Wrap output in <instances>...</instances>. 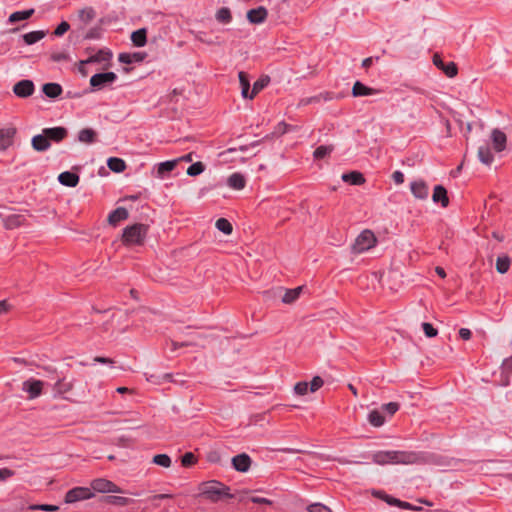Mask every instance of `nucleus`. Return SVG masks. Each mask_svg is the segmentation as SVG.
<instances>
[{"label": "nucleus", "mask_w": 512, "mask_h": 512, "mask_svg": "<svg viewBox=\"0 0 512 512\" xmlns=\"http://www.w3.org/2000/svg\"><path fill=\"white\" fill-rule=\"evenodd\" d=\"M195 462H196V457L191 452L185 453L181 458V463L185 467H189V466L193 465Z\"/></svg>", "instance_id": "50"}, {"label": "nucleus", "mask_w": 512, "mask_h": 512, "mask_svg": "<svg viewBox=\"0 0 512 512\" xmlns=\"http://www.w3.org/2000/svg\"><path fill=\"white\" fill-rule=\"evenodd\" d=\"M267 15V9L263 6H260L256 9L249 10L247 12V19L252 24H260L266 20Z\"/></svg>", "instance_id": "15"}, {"label": "nucleus", "mask_w": 512, "mask_h": 512, "mask_svg": "<svg viewBox=\"0 0 512 512\" xmlns=\"http://www.w3.org/2000/svg\"><path fill=\"white\" fill-rule=\"evenodd\" d=\"M432 200L435 203H441L442 207H447L449 205L447 190L442 185L435 186L432 195Z\"/></svg>", "instance_id": "21"}, {"label": "nucleus", "mask_w": 512, "mask_h": 512, "mask_svg": "<svg viewBox=\"0 0 512 512\" xmlns=\"http://www.w3.org/2000/svg\"><path fill=\"white\" fill-rule=\"evenodd\" d=\"M74 387L73 381H67L65 378L59 379L54 385V391L58 395H64L70 391H72Z\"/></svg>", "instance_id": "29"}, {"label": "nucleus", "mask_w": 512, "mask_h": 512, "mask_svg": "<svg viewBox=\"0 0 512 512\" xmlns=\"http://www.w3.org/2000/svg\"><path fill=\"white\" fill-rule=\"evenodd\" d=\"M423 331L425 335L429 338L435 337L437 335V329H435L430 323H423L422 324Z\"/></svg>", "instance_id": "51"}, {"label": "nucleus", "mask_w": 512, "mask_h": 512, "mask_svg": "<svg viewBox=\"0 0 512 512\" xmlns=\"http://www.w3.org/2000/svg\"><path fill=\"white\" fill-rule=\"evenodd\" d=\"M459 335L463 340H469L471 338V331L467 328H461L459 330Z\"/></svg>", "instance_id": "63"}, {"label": "nucleus", "mask_w": 512, "mask_h": 512, "mask_svg": "<svg viewBox=\"0 0 512 512\" xmlns=\"http://www.w3.org/2000/svg\"><path fill=\"white\" fill-rule=\"evenodd\" d=\"M129 217V213L126 208L118 207L108 215V223L112 226H116L119 222L126 220Z\"/></svg>", "instance_id": "19"}, {"label": "nucleus", "mask_w": 512, "mask_h": 512, "mask_svg": "<svg viewBox=\"0 0 512 512\" xmlns=\"http://www.w3.org/2000/svg\"><path fill=\"white\" fill-rule=\"evenodd\" d=\"M323 383H324V382H323V380H322V378H321V377H319V376H315V377L312 379V381H311V383H310V386H309V390H310V392H315V391H317L319 388H321V387H322Z\"/></svg>", "instance_id": "54"}, {"label": "nucleus", "mask_w": 512, "mask_h": 512, "mask_svg": "<svg viewBox=\"0 0 512 512\" xmlns=\"http://www.w3.org/2000/svg\"><path fill=\"white\" fill-rule=\"evenodd\" d=\"M333 151V146H319L315 149L313 155L316 159H322Z\"/></svg>", "instance_id": "47"}, {"label": "nucleus", "mask_w": 512, "mask_h": 512, "mask_svg": "<svg viewBox=\"0 0 512 512\" xmlns=\"http://www.w3.org/2000/svg\"><path fill=\"white\" fill-rule=\"evenodd\" d=\"M31 146L37 152H44L50 148L51 144L42 132L41 134L32 137Z\"/></svg>", "instance_id": "17"}, {"label": "nucleus", "mask_w": 512, "mask_h": 512, "mask_svg": "<svg viewBox=\"0 0 512 512\" xmlns=\"http://www.w3.org/2000/svg\"><path fill=\"white\" fill-rule=\"evenodd\" d=\"M70 29V25L66 21H62L54 31V35L62 36Z\"/></svg>", "instance_id": "52"}, {"label": "nucleus", "mask_w": 512, "mask_h": 512, "mask_svg": "<svg viewBox=\"0 0 512 512\" xmlns=\"http://www.w3.org/2000/svg\"><path fill=\"white\" fill-rule=\"evenodd\" d=\"M478 158L485 165H490L493 162V155L487 145L478 148Z\"/></svg>", "instance_id": "34"}, {"label": "nucleus", "mask_w": 512, "mask_h": 512, "mask_svg": "<svg viewBox=\"0 0 512 512\" xmlns=\"http://www.w3.org/2000/svg\"><path fill=\"white\" fill-rule=\"evenodd\" d=\"M33 14H34V9L13 12L9 16V22L16 23L18 21L26 20V19H29Z\"/></svg>", "instance_id": "40"}, {"label": "nucleus", "mask_w": 512, "mask_h": 512, "mask_svg": "<svg viewBox=\"0 0 512 512\" xmlns=\"http://www.w3.org/2000/svg\"><path fill=\"white\" fill-rule=\"evenodd\" d=\"M32 509H39L47 512H55L59 510V507L56 505H49V504H41V505H34L31 507Z\"/></svg>", "instance_id": "57"}, {"label": "nucleus", "mask_w": 512, "mask_h": 512, "mask_svg": "<svg viewBox=\"0 0 512 512\" xmlns=\"http://www.w3.org/2000/svg\"><path fill=\"white\" fill-rule=\"evenodd\" d=\"M385 502H387L389 505L397 506L402 509H408V510H414V511L422 510L421 507L414 506L408 502L401 501V500L391 497V496H385Z\"/></svg>", "instance_id": "28"}, {"label": "nucleus", "mask_w": 512, "mask_h": 512, "mask_svg": "<svg viewBox=\"0 0 512 512\" xmlns=\"http://www.w3.org/2000/svg\"><path fill=\"white\" fill-rule=\"evenodd\" d=\"M369 422L375 427H380L384 424V417L377 410H373L369 414Z\"/></svg>", "instance_id": "46"}, {"label": "nucleus", "mask_w": 512, "mask_h": 512, "mask_svg": "<svg viewBox=\"0 0 512 512\" xmlns=\"http://www.w3.org/2000/svg\"><path fill=\"white\" fill-rule=\"evenodd\" d=\"M309 384L307 382H298L295 387L294 391L298 395H305L308 392Z\"/></svg>", "instance_id": "53"}, {"label": "nucleus", "mask_w": 512, "mask_h": 512, "mask_svg": "<svg viewBox=\"0 0 512 512\" xmlns=\"http://www.w3.org/2000/svg\"><path fill=\"white\" fill-rule=\"evenodd\" d=\"M373 461L379 465L384 464H412L417 461V455L412 452L385 451L373 455Z\"/></svg>", "instance_id": "1"}, {"label": "nucleus", "mask_w": 512, "mask_h": 512, "mask_svg": "<svg viewBox=\"0 0 512 512\" xmlns=\"http://www.w3.org/2000/svg\"><path fill=\"white\" fill-rule=\"evenodd\" d=\"M102 29L100 26L90 28L84 35V39H99L101 37Z\"/></svg>", "instance_id": "49"}, {"label": "nucleus", "mask_w": 512, "mask_h": 512, "mask_svg": "<svg viewBox=\"0 0 512 512\" xmlns=\"http://www.w3.org/2000/svg\"><path fill=\"white\" fill-rule=\"evenodd\" d=\"M232 465L235 470L239 472H246L250 468L251 458L245 453L236 455L232 458Z\"/></svg>", "instance_id": "16"}, {"label": "nucleus", "mask_w": 512, "mask_h": 512, "mask_svg": "<svg viewBox=\"0 0 512 512\" xmlns=\"http://www.w3.org/2000/svg\"><path fill=\"white\" fill-rule=\"evenodd\" d=\"M511 260L507 255L499 256L496 260V270L500 274H504L509 270Z\"/></svg>", "instance_id": "41"}, {"label": "nucleus", "mask_w": 512, "mask_h": 512, "mask_svg": "<svg viewBox=\"0 0 512 512\" xmlns=\"http://www.w3.org/2000/svg\"><path fill=\"white\" fill-rule=\"evenodd\" d=\"M215 226L218 230H220L226 235L231 234L233 230L231 223L225 218H219L216 221Z\"/></svg>", "instance_id": "44"}, {"label": "nucleus", "mask_w": 512, "mask_h": 512, "mask_svg": "<svg viewBox=\"0 0 512 512\" xmlns=\"http://www.w3.org/2000/svg\"><path fill=\"white\" fill-rule=\"evenodd\" d=\"M410 190L413 196L420 200H426L429 195V188L425 181L416 180L410 184Z\"/></svg>", "instance_id": "14"}, {"label": "nucleus", "mask_w": 512, "mask_h": 512, "mask_svg": "<svg viewBox=\"0 0 512 512\" xmlns=\"http://www.w3.org/2000/svg\"><path fill=\"white\" fill-rule=\"evenodd\" d=\"M238 78H239L242 96L244 98H249L250 82H249L248 75L245 72L241 71L238 74Z\"/></svg>", "instance_id": "38"}, {"label": "nucleus", "mask_w": 512, "mask_h": 512, "mask_svg": "<svg viewBox=\"0 0 512 512\" xmlns=\"http://www.w3.org/2000/svg\"><path fill=\"white\" fill-rule=\"evenodd\" d=\"M179 160H171V161H165L158 165L157 167V175L158 177L162 178L164 175L172 170L175 169L177 166Z\"/></svg>", "instance_id": "35"}, {"label": "nucleus", "mask_w": 512, "mask_h": 512, "mask_svg": "<svg viewBox=\"0 0 512 512\" xmlns=\"http://www.w3.org/2000/svg\"><path fill=\"white\" fill-rule=\"evenodd\" d=\"M491 139L493 143L494 150L496 152H501L506 147V135L502 131L498 129H494L491 133Z\"/></svg>", "instance_id": "18"}, {"label": "nucleus", "mask_w": 512, "mask_h": 512, "mask_svg": "<svg viewBox=\"0 0 512 512\" xmlns=\"http://www.w3.org/2000/svg\"><path fill=\"white\" fill-rule=\"evenodd\" d=\"M15 472L8 468H0V481H4L12 476H14Z\"/></svg>", "instance_id": "58"}, {"label": "nucleus", "mask_w": 512, "mask_h": 512, "mask_svg": "<svg viewBox=\"0 0 512 512\" xmlns=\"http://www.w3.org/2000/svg\"><path fill=\"white\" fill-rule=\"evenodd\" d=\"M26 219L20 214H11L3 219L4 226L7 229H16L25 225Z\"/></svg>", "instance_id": "20"}, {"label": "nucleus", "mask_w": 512, "mask_h": 512, "mask_svg": "<svg viewBox=\"0 0 512 512\" xmlns=\"http://www.w3.org/2000/svg\"><path fill=\"white\" fill-rule=\"evenodd\" d=\"M433 64L442 70L448 77H454L457 75L458 69L454 62L445 63L439 54H434Z\"/></svg>", "instance_id": "13"}, {"label": "nucleus", "mask_w": 512, "mask_h": 512, "mask_svg": "<svg viewBox=\"0 0 512 512\" xmlns=\"http://www.w3.org/2000/svg\"><path fill=\"white\" fill-rule=\"evenodd\" d=\"M35 91L34 83L31 80H21L13 86V92L20 98H27Z\"/></svg>", "instance_id": "10"}, {"label": "nucleus", "mask_w": 512, "mask_h": 512, "mask_svg": "<svg viewBox=\"0 0 512 512\" xmlns=\"http://www.w3.org/2000/svg\"><path fill=\"white\" fill-rule=\"evenodd\" d=\"M111 57H112V54L110 51L99 50L96 54L90 56L88 59L81 60L80 65H86L89 63L106 62V61H109Z\"/></svg>", "instance_id": "24"}, {"label": "nucleus", "mask_w": 512, "mask_h": 512, "mask_svg": "<svg viewBox=\"0 0 512 512\" xmlns=\"http://www.w3.org/2000/svg\"><path fill=\"white\" fill-rule=\"evenodd\" d=\"M200 494L206 499L214 502L219 501L224 497H235V495L229 494V487L214 480L202 483L200 485Z\"/></svg>", "instance_id": "3"}, {"label": "nucleus", "mask_w": 512, "mask_h": 512, "mask_svg": "<svg viewBox=\"0 0 512 512\" xmlns=\"http://www.w3.org/2000/svg\"><path fill=\"white\" fill-rule=\"evenodd\" d=\"M342 180L352 185H361L365 182L363 175L360 172L356 171L343 174Z\"/></svg>", "instance_id": "32"}, {"label": "nucleus", "mask_w": 512, "mask_h": 512, "mask_svg": "<svg viewBox=\"0 0 512 512\" xmlns=\"http://www.w3.org/2000/svg\"><path fill=\"white\" fill-rule=\"evenodd\" d=\"M59 182L68 187H75L79 183V176L73 172L65 171L59 174Z\"/></svg>", "instance_id": "25"}, {"label": "nucleus", "mask_w": 512, "mask_h": 512, "mask_svg": "<svg viewBox=\"0 0 512 512\" xmlns=\"http://www.w3.org/2000/svg\"><path fill=\"white\" fill-rule=\"evenodd\" d=\"M107 166L110 170L116 173H121L126 169L125 161L117 157H110L107 160Z\"/></svg>", "instance_id": "33"}, {"label": "nucleus", "mask_w": 512, "mask_h": 512, "mask_svg": "<svg viewBox=\"0 0 512 512\" xmlns=\"http://www.w3.org/2000/svg\"><path fill=\"white\" fill-rule=\"evenodd\" d=\"M91 487L94 491L99 493H120L121 489L113 482L104 479L97 478L91 482Z\"/></svg>", "instance_id": "8"}, {"label": "nucleus", "mask_w": 512, "mask_h": 512, "mask_svg": "<svg viewBox=\"0 0 512 512\" xmlns=\"http://www.w3.org/2000/svg\"><path fill=\"white\" fill-rule=\"evenodd\" d=\"M148 230L149 226L142 223L127 226L124 228L122 234L123 244L128 247L143 245L147 237Z\"/></svg>", "instance_id": "2"}, {"label": "nucleus", "mask_w": 512, "mask_h": 512, "mask_svg": "<svg viewBox=\"0 0 512 512\" xmlns=\"http://www.w3.org/2000/svg\"><path fill=\"white\" fill-rule=\"evenodd\" d=\"M131 41L136 47L145 46L147 43V30L145 28H141L132 32Z\"/></svg>", "instance_id": "26"}, {"label": "nucleus", "mask_w": 512, "mask_h": 512, "mask_svg": "<svg viewBox=\"0 0 512 512\" xmlns=\"http://www.w3.org/2000/svg\"><path fill=\"white\" fill-rule=\"evenodd\" d=\"M16 128L12 126L0 128V151L7 150L14 141Z\"/></svg>", "instance_id": "11"}, {"label": "nucleus", "mask_w": 512, "mask_h": 512, "mask_svg": "<svg viewBox=\"0 0 512 512\" xmlns=\"http://www.w3.org/2000/svg\"><path fill=\"white\" fill-rule=\"evenodd\" d=\"M42 91L49 98H57L63 90L58 83H46L42 86Z\"/></svg>", "instance_id": "27"}, {"label": "nucleus", "mask_w": 512, "mask_h": 512, "mask_svg": "<svg viewBox=\"0 0 512 512\" xmlns=\"http://www.w3.org/2000/svg\"><path fill=\"white\" fill-rule=\"evenodd\" d=\"M152 462L156 465L168 468L171 466V458L167 454H157L153 457Z\"/></svg>", "instance_id": "45"}, {"label": "nucleus", "mask_w": 512, "mask_h": 512, "mask_svg": "<svg viewBox=\"0 0 512 512\" xmlns=\"http://www.w3.org/2000/svg\"><path fill=\"white\" fill-rule=\"evenodd\" d=\"M43 386L44 382L41 380L28 379L23 382L22 389L29 394V399H34L41 395Z\"/></svg>", "instance_id": "9"}, {"label": "nucleus", "mask_w": 512, "mask_h": 512, "mask_svg": "<svg viewBox=\"0 0 512 512\" xmlns=\"http://www.w3.org/2000/svg\"><path fill=\"white\" fill-rule=\"evenodd\" d=\"M45 37L44 31H32L23 35L26 44L32 45Z\"/></svg>", "instance_id": "43"}, {"label": "nucleus", "mask_w": 512, "mask_h": 512, "mask_svg": "<svg viewBox=\"0 0 512 512\" xmlns=\"http://www.w3.org/2000/svg\"><path fill=\"white\" fill-rule=\"evenodd\" d=\"M144 59V54L136 52L133 54L122 53L119 55V61L125 64H131L133 62H140Z\"/></svg>", "instance_id": "39"}, {"label": "nucleus", "mask_w": 512, "mask_h": 512, "mask_svg": "<svg viewBox=\"0 0 512 512\" xmlns=\"http://www.w3.org/2000/svg\"><path fill=\"white\" fill-rule=\"evenodd\" d=\"M94 496V493L88 487H75L70 489L64 498L65 503L72 504L78 501L87 500Z\"/></svg>", "instance_id": "6"}, {"label": "nucleus", "mask_w": 512, "mask_h": 512, "mask_svg": "<svg viewBox=\"0 0 512 512\" xmlns=\"http://www.w3.org/2000/svg\"><path fill=\"white\" fill-rule=\"evenodd\" d=\"M270 83L268 75L261 76L254 84L249 99H253L260 91H262Z\"/></svg>", "instance_id": "30"}, {"label": "nucleus", "mask_w": 512, "mask_h": 512, "mask_svg": "<svg viewBox=\"0 0 512 512\" xmlns=\"http://www.w3.org/2000/svg\"><path fill=\"white\" fill-rule=\"evenodd\" d=\"M228 185L237 190L243 189L245 187V179L240 173H233L228 178Z\"/></svg>", "instance_id": "36"}, {"label": "nucleus", "mask_w": 512, "mask_h": 512, "mask_svg": "<svg viewBox=\"0 0 512 512\" xmlns=\"http://www.w3.org/2000/svg\"><path fill=\"white\" fill-rule=\"evenodd\" d=\"M104 502L106 504L122 507L129 505L132 502V500L122 496H106L104 498Z\"/></svg>", "instance_id": "37"}, {"label": "nucleus", "mask_w": 512, "mask_h": 512, "mask_svg": "<svg viewBox=\"0 0 512 512\" xmlns=\"http://www.w3.org/2000/svg\"><path fill=\"white\" fill-rule=\"evenodd\" d=\"M378 93V90L370 88L360 81H356L352 87V95L354 97L370 96Z\"/></svg>", "instance_id": "22"}, {"label": "nucleus", "mask_w": 512, "mask_h": 512, "mask_svg": "<svg viewBox=\"0 0 512 512\" xmlns=\"http://www.w3.org/2000/svg\"><path fill=\"white\" fill-rule=\"evenodd\" d=\"M308 510L309 512H332L327 506L320 503L311 504Z\"/></svg>", "instance_id": "55"}, {"label": "nucleus", "mask_w": 512, "mask_h": 512, "mask_svg": "<svg viewBox=\"0 0 512 512\" xmlns=\"http://www.w3.org/2000/svg\"><path fill=\"white\" fill-rule=\"evenodd\" d=\"M204 169H205V166L202 162H196L188 167L187 174L189 176H197V175L201 174L204 171Z\"/></svg>", "instance_id": "48"}, {"label": "nucleus", "mask_w": 512, "mask_h": 512, "mask_svg": "<svg viewBox=\"0 0 512 512\" xmlns=\"http://www.w3.org/2000/svg\"><path fill=\"white\" fill-rule=\"evenodd\" d=\"M96 11L92 7H83L78 9L72 18L78 29L84 31L86 27L95 19Z\"/></svg>", "instance_id": "5"}, {"label": "nucleus", "mask_w": 512, "mask_h": 512, "mask_svg": "<svg viewBox=\"0 0 512 512\" xmlns=\"http://www.w3.org/2000/svg\"><path fill=\"white\" fill-rule=\"evenodd\" d=\"M43 133L45 134L46 138L48 139V142H55L59 143L62 140H64L67 135L68 131L65 127H52V128H44Z\"/></svg>", "instance_id": "12"}, {"label": "nucleus", "mask_w": 512, "mask_h": 512, "mask_svg": "<svg viewBox=\"0 0 512 512\" xmlns=\"http://www.w3.org/2000/svg\"><path fill=\"white\" fill-rule=\"evenodd\" d=\"M194 344H195V342H193V341H184V342L172 341V350H176L177 348H180V347L192 346Z\"/></svg>", "instance_id": "62"}, {"label": "nucleus", "mask_w": 512, "mask_h": 512, "mask_svg": "<svg viewBox=\"0 0 512 512\" xmlns=\"http://www.w3.org/2000/svg\"><path fill=\"white\" fill-rule=\"evenodd\" d=\"M303 290V286L296 287L294 289H288V290H282L279 289V292H283V295L281 296V300L284 304H292L294 303L299 297Z\"/></svg>", "instance_id": "23"}, {"label": "nucleus", "mask_w": 512, "mask_h": 512, "mask_svg": "<svg viewBox=\"0 0 512 512\" xmlns=\"http://www.w3.org/2000/svg\"><path fill=\"white\" fill-rule=\"evenodd\" d=\"M96 132L91 128H85L79 131L78 140L85 144H91L96 140Z\"/></svg>", "instance_id": "31"}, {"label": "nucleus", "mask_w": 512, "mask_h": 512, "mask_svg": "<svg viewBox=\"0 0 512 512\" xmlns=\"http://www.w3.org/2000/svg\"><path fill=\"white\" fill-rule=\"evenodd\" d=\"M376 241H377L376 237L372 231L364 230L356 238V240L352 246V251L357 254L363 253V252L371 249L372 247H374L376 244Z\"/></svg>", "instance_id": "4"}, {"label": "nucleus", "mask_w": 512, "mask_h": 512, "mask_svg": "<svg viewBox=\"0 0 512 512\" xmlns=\"http://www.w3.org/2000/svg\"><path fill=\"white\" fill-rule=\"evenodd\" d=\"M392 179L396 184L400 185L404 182V174L401 171H395L392 174Z\"/></svg>", "instance_id": "61"}, {"label": "nucleus", "mask_w": 512, "mask_h": 512, "mask_svg": "<svg viewBox=\"0 0 512 512\" xmlns=\"http://www.w3.org/2000/svg\"><path fill=\"white\" fill-rule=\"evenodd\" d=\"M10 308L11 306L6 300L0 301V314L7 313L10 310Z\"/></svg>", "instance_id": "64"}, {"label": "nucleus", "mask_w": 512, "mask_h": 512, "mask_svg": "<svg viewBox=\"0 0 512 512\" xmlns=\"http://www.w3.org/2000/svg\"><path fill=\"white\" fill-rule=\"evenodd\" d=\"M216 20L223 24H228L232 21V14L229 8L222 7L216 12Z\"/></svg>", "instance_id": "42"}, {"label": "nucleus", "mask_w": 512, "mask_h": 512, "mask_svg": "<svg viewBox=\"0 0 512 512\" xmlns=\"http://www.w3.org/2000/svg\"><path fill=\"white\" fill-rule=\"evenodd\" d=\"M52 60L55 62L68 61L69 57L64 52H57L52 54Z\"/></svg>", "instance_id": "59"}, {"label": "nucleus", "mask_w": 512, "mask_h": 512, "mask_svg": "<svg viewBox=\"0 0 512 512\" xmlns=\"http://www.w3.org/2000/svg\"><path fill=\"white\" fill-rule=\"evenodd\" d=\"M382 409L387 411L390 415H393L398 411L399 404L396 402H390V403L384 404L382 406Z\"/></svg>", "instance_id": "56"}, {"label": "nucleus", "mask_w": 512, "mask_h": 512, "mask_svg": "<svg viewBox=\"0 0 512 512\" xmlns=\"http://www.w3.org/2000/svg\"><path fill=\"white\" fill-rule=\"evenodd\" d=\"M503 373H512V357L504 360L502 364Z\"/></svg>", "instance_id": "60"}, {"label": "nucleus", "mask_w": 512, "mask_h": 512, "mask_svg": "<svg viewBox=\"0 0 512 512\" xmlns=\"http://www.w3.org/2000/svg\"><path fill=\"white\" fill-rule=\"evenodd\" d=\"M117 75L114 72L94 74L90 78V85L95 89H102L115 82Z\"/></svg>", "instance_id": "7"}]
</instances>
